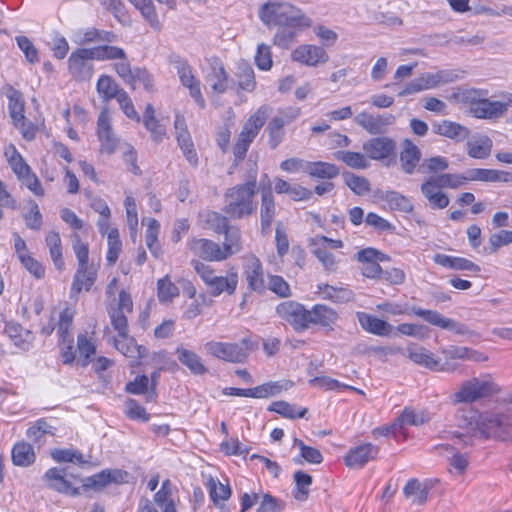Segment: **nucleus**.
Wrapping results in <instances>:
<instances>
[{"label": "nucleus", "instance_id": "nucleus-51", "mask_svg": "<svg viewBox=\"0 0 512 512\" xmlns=\"http://www.w3.org/2000/svg\"><path fill=\"white\" fill-rule=\"evenodd\" d=\"M118 84L111 76L102 75L97 82V92L102 97L104 102H108L113 98H117L120 92Z\"/></svg>", "mask_w": 512, "mask_h": 512}, {"label": "nucleus", "instance_id": "nucleus-7", "mask_svg": "<svg viewBox=\"0 0 512 512\" xmlns=\"http://www.w3.org/2000/svg\"><path fill=\"white\" fill-rule=\"evenodd\" d=\"M92 60H95L90 48H77L68 58V70L77 81L89 80L94 71Z\"/></svg>", "mask_w": 512, "mask_h": 512}, {"label": "nucleus", "instance_id": "nucleus-6", "mask_svg": "<svg viewBox=\"0 0 512 512\" xmlns=\"http://www.w3.org/2000/svg\"><path fill=\"white\" fill-rule=\"evenodd\" d=\"M481 92L475 89L463 93L462 99L471 103L470 112L480 119H495L506 113L504 104L500 101L479 99Z\"/></svg>", "mask_w": 512, "mask_h": 512}, {"label": "nucleus", "instance_id": "nucleus-23", "mask_svg": "<svg viewBox=\"0 0 512 512\" xmlns=\"http://www.w3.org/2000/svg\"><path fill=\"white\" fill-rule=\"evenodd\" d=\"M238 284V274L231 271L227 276H215L208 284V292L210 295L217 297L222 293L233 295L236 291Z\"/></svg>", "mask_w": 512, "mask_h": 512}, {"label": "nucleus", "instance_id": "nucleus-20", "mask_svg": "<svg viewBox=\"0 0 512 512\" xmlns=\"http://www.w3.org/2000/svg\"><path fill=\"white\" fill-rule=\"evenodd\" d=\"M97 278L96 268L91 266L78 267L70 290V298L77 300L83 291H89Z\"/></svg>", "mask_w": 512, "mask_h": 512}, {"label": "nucleus", "instance_id": "nucleus-49", "mask_svg": "<svg viewBox=\"0 0 512 512\" xmlns=\"http://www.w3.org/2000/svg\"><path fill=\"white\" fill-rule=\"evenodd\" d=\"M111 43H102L96 47L90 48L97 61H116L125 58V50Z\"/></svg>", "mask_w": 512, "mask_h": 512}, {"label": "nucleus", "instance_id": "nucleus-59", "mask_svg": "<svg viewBox=\"0 0 512 512\" xmlns=\"http://www.w3.org/2000/svg\"><path fill=\"white\" fill-rule=\"evenodd\" d=\"M268 409L269 411L276 412L289 419L303 418L307 413L306 408H302L298 413H296L295 406L286 401H275Z\"/></svg>", "mask_w": 512, "mask_h": 512}, {"label": "nucleus", "instance_id": "nucleus-13", "mask_svg": "<svg viewBox=\"0 0 512 512\" xmlns=\"http://www.w3.org/2000/svg\"><path fill=\"white\" fill-rule=\"evenodd\" d=\"M189 250L206 261L220 262L226 260L223 248L216 242L204 238H192L188 242Z\"/></svg>", "mask_w": 512, "mask_h": 512}, {"label": "nucleus", "instance_id": "nucleus-60", "mask_svg": "<svg viewBox=\"0 0 512 512\" xmlns=\"http://www.w3.org/2000/svg\"><path fill=\"white\" fill-rule=\"evenodd\" d=\"M6 156L8 157V163L11 169L18 179L24 176L31 169L14 146L11 147V154L7 151Z\"/></svg>", "mask_w": 512, "mask_h": 512}, {"label": "nucleus", "instance_id": "nucleus-38", "mask_svg": "<svg viewBox=\"0 0 512 512\" xmlns=\"http://www.w3.org/2000/svg\"><path fill=\"white\" fill-rule=\"evenodd\" d=\"M433 260L438 265L454 270H467L472 272L480 271V267L478 265L468 259L461 257H452L445 254H435Z\"/></svg>", "mask_w": 512, "mask_h": 512}, {"label": "nucleus", "instance_id": "nucleus-46", "mask_svg": "<svg viewBox=\"0 0 512 512\" xmlns=\"http://www.w3.org/2000/svg\"><path fill=\"white\" fill-rule=\"evenodd\" d=\"M422 91L433 89L441 84H446L454 80L451 72L440 70L436 73H423L418 78Z\"/></svg>", "mask_w": 512, "mask_h": 512}, {"label": "nucleus", "instance_id": "nucleus-44", "mask_svg": "<svg viewBox=\"0 0 512 512\" xmlns=\"http://www.w3.org/2000/svg\"><path fill=\"white\" fill-rule=\"evenodd\" d=\"M334 156L338 161H342L353 169H367L370 166V161L367 159L365 152L341 150L335 152Z\"/></svg>", "mask_w": 512, "mask_h": 512}, {"label": "nucleus", "instance_id": "nucleus-57", "mask_svg": "<svg viewBox=\"0 0 512 512\" xmlns=\"http://www.w3.org/2000/svg\"><path fill=\"white\" fill-rule=\"evenodd\" d=\"M266 131L268 133V145L271 149H276L285 138L284 126L277 120L272 118L267 125Z\"/></svg>", "mask_w": 512, "mask_h": 512}, {"label": "nucleus", "instance_id": "nucleus-26", "mask_svg": "<svg viewBox=\"0 0 512 512\" xmlns=\"http://www.w3.org/2000/svg\"><path fill=\"white\" fill-rule=\"evenodd\" d=\"M468 181L512 182V173L497 169L472 168L467 170Z\"/></svg>", "mask_w": 512, "mask_h": 512}, {"label": "nucleus", "instance_id": "nucleus-55", "mask_svg": "<svg viewBox=\"0 0 512 512\" xmlns=\"http://www.w3.org/2000/svg\"><path fill=\"white\" fill-rule=\"evenodd\" d=\"M176 137H177L178 144H179L181 150L183 151L187 161L191 165L197 166L198 165V157H197V153L194 149V144L192 142L190 133L188 131L178 132V134H176Z\"/></svg>", "mask_w": 512, "mask_h": 512}, {"label": "nucleus", "instance_id": "nucleus-10", "mask_svg": "<svg viewBox=\"0 0 512 512\" xmlns=\"http://www.w3.org/2000/svg\"><path fill=\"white\" fill-rule=\"evenodd\" d=\"M355 123L362 127L370 135H384L392 126L396 117L391 113L372 114L360 112L355 116Z\"/></svg>", "mask_w": 512, "mask_h": 512}, {"label": "nucleus", "instance_id": "nucleus-32", "mask_svg": "<svg viewBox=\"0 0 512 512\" xmlns=\"http://www.w3.org/2000/svg\"><path fill=\"white\" fill-rule=\"evenodd\" d=\"M5 95L8 99V110L12 121H20L25 115V101L22 93L12 85L7 84Z\"/></svg>", "mask_w": 512, "mask_h": 512}, {"label": "nucleus", "instance_id": "nucleus-48", "mask_svg": "<svg viewBox=\"0 0 512 512\" xmlns=\"http://www.w3.org/2000/svg\"><path fill=\"white\" fill-rule=\"evenodd\" d=\"M275 216V203L270 190L262 192L260 219L262 230H268Z\"/></svg>", "mask_w": 512, "mask_h": 512}, {"label": "nucleus", "instance_id": "nucleus-12", "mask_svg": "<svg viewBox=\"0 0 512 512\" xmlns=\"http://www.w3.org/2000/svg\"><path fill=\"white\" fill-rule=\"evenodd\" d=\"M411 312L416 316L421 317L431 325L454 331L458 335H466L470 333L468 327L465 324L457 322L451 318H446L438 311L425 310L414 306L411 308Z\"/></svg>", "mask_w": 512, "mask_h": 512}, {"label": "nucleus", "instance_id": "nucleus-17", "mask_svg": "<svg viewBox=\"0 0 512 512\" xmlns=\"http://www.w3.org/2000/svg\"><path fill=\"white\" fill-rule=\"evenodd\" d=\"M422 153L420 148L409 138L402 141V150L399 154L400 168L406 175H412L419 168Z\"/></svg>", "mask_w": 512, "mask_h": 512}, {"label": "nucleus", "instance_id": "nucleus-41", "mask_svg": "<svg viewBox=\"0 0 512 512\" xmlns=\"http://www.w3.org/2000/svg\"><path fill=\"white\" fill-rule=\"evenodd\" d=\"M467 154L474 159H486L492 150V140L486 136H480L477 139L469 140L466 144Z\"/></svg>", "mask_w": 512, "mask_h": 512}, {"label": "nucleus", "instance_id": "nucleus-4", "mask_svg": "<svg viewBox=\"0 0 512 512\" xmlns=\"http://www.w3.org/2000/svg\"><path fill=\"white\" fill-rule=\"evenodd\" d=\"M258 16L268 28L274 26L309 28L312 25L310 17L288 2L268 1L260 6Z\"/></svg>", "mask_w": 512, "mask_h": 512}, {"label": "nucleus", "instance_id": "nucleus-39", "mask_svg": "<svg viewBox=\"0 0 512 512\" xmlns=\"http://www.w3.org/2000/svg\"><path fill=\"white\" fill-rule=\"evenodd\" d=\"M318 290L324 299L331 300L335 303H348L355 298L354 292L344 287H333L328 284H322L318 286Z\"/></svg>", "mask_w": 512, "mask_h": 512}, {"label": "nucleus", "instance_id": "nucleus-33", "mask_svg": "<svg viewBox=\"0 0 512 512\" xmlns=\"http://www.w3.org/2000/svg\"><path fill=\"white\" fill-rule=\"evenodd\" d=\"M175 353L179 362L187 367L192 374L203 375L207 372V368L203 364L202 359L194 351L180 346L176 348Z\"/></svg>", "mask_w": 512, "mask_h": 512}, {"label": "nucleus", "instance_id": "nucleus-29", "mask_svg": "<svg viewBox=\"0 0 512 512\" xmlns=\"http://www.w3.org/2000/svg\"><path fill=\"white\" fill-rule=\"evenodd\" d=\"M115 348L124 356L138 361L147 356L148 350L145 346L137 345L133 338L127 336H118L114 339Z\"/></svg>", "mask_w": 512, "mask_h": 512}, {"label": "nucleus", "instance_id": "nucleus-30", "mask_svg": "<svg viewBox=\"0 0 512 512\" xmlns=\"http://www.w3.org/2000/svg\"><path fill=\"white\" fill-rule=\"evenodd\" d=\"M121 470H103L83 480V487L86 489L101 490L112 482L122 479Z\"/></svg>", "mask_w": 512, "mask_h": 512}, {"label": "nucleus", "instance_id": "nucleus-64", "mask_svg": "<svg viewBox=\"0 0 512 512\" xmlns=\"http://www.w3.org/2000/svg\"><path fill=\"white\" fill-rule=\"evenodd\" d=\"M311 246L313 247L312 253L321 262L323 267L329 272L336 271L337 261L335 260L334 255L328 251L327 247H323L321 245H311Z\"/></svg>", "mask_w": 512, "mask_h": 512}, {"label": "nucleus", "instance_id": "nucleus-25", "mask_svg": "<svg viewBox=\"0 0 512 512\" xmlns=\"http://www.w3.org/2000/svg\"><path fill=\"white\" fill-rule=\"evenodd\" d=\"M441 187L435 182L434 178L426 180L421 185V193L428 200L433 209H444L449 205V197L441 192Z\"/></svg>", "mask_w": 512, "mask_h": 512}, {"label": "nucleus", "instance_id": "nucleus-43", "mask_svg": "<svg viewBox=\"0 0 512 512\" xmlns=\"http://www.w3.org/2000/svg\"><path fill=\"white\" fill-rule=\"evenodd\" d=\"M12 461L16 466L26 467L35 461V452L27 442L20 441L12 448Z\"/></svg>", "mask_w": 512, "mask_h": 512}, {"label": "nucleus", "instance_id": "nucleus-58", "mask_svg": "<svg viewBox=\"0 0 512 512\" xmlns=\"http://www.w3.org/2000/svg\"><path fill=\"white\" fill-rule=\"evenodd\" d=\"M345 184L357 195H365L371 190L370 182L363 176L353 173L344 175Z\"/></svg>", "mask_w": 512, "mask_h": 512}, {"label": "nucleus", "instance_id": "nucleus-21", "mask_svg": "<svg viewBox=\"0 0 512 512\" xmlns=\"http://www.w3.org/2000/svg\"><path fill=\"white\" fill-rule=\"evenodd\" d=\"M244 277L251 290L258 293L265 292L266 286L264 282L263 266L257 257L251 256L247 259Z\"/></svg>", "mask_w": 512, "mask_h": 512}, {"label": "nucleus", "instance_id": "nucleus-42", "mask_svg": "<svg viewBox=\"0 0 512 512\" xmlns=\"http://www.w3.org/2000/svg\"><path fill=\"white\" fill-rule=\"evenodd\" d=\"M45 242L49 248L50 257L57 270L62 271L64 269V260L62 257V242L58 232L50 231L46 235Z\"/></svg>", "mask_w": 512, "mask_h": 512}, {"label": "nucleus", "instance_id": "nucleus-52", "mask_svg": "<svg viewBox=\"0 0 512 512\" xmlns=\"http://www.w3.org/2000/svg\"><path fill=\"white\" fill-rule=\"evenodd\" d=\"M293 479L295 489L293 491L294 498L298 501H305L309 496V486L312 484V476L302 470H297Z\"/></svg>", "mask_w": 512, "mask_h": 512}, {"label": "nucleus", "instance_id": "nucleus-36", "mask_svg": "<svg viewBox=\"0 0 512 512\" xmlns=\"http://www.w3.org/2000/svg\"><path fill=\"white\" fill-rule=\"evenodd\" d=\"M5 333L14 341L17 347L23 350H28L34 339L33 333L30 330L24 329L16 322H7Z\"/></svg>", "mask_w": 512, "mask_h": 512}, {"label": "nucleus", "instance_id": "nucleus-53", "mask_svg": "<svg viewBox=\"0 0 512 512\" xmlns=\"http://www.w3.org/2000/svg\"><path fill=\"white\" fill-rule=\"evenodd\" d=\"M278 30L276 31L273 37V44L283 48L288 49L290 45L294 42L297 30L301 29L300 26H277Z\"/></svg>", "mask_w": 512, "mask_h": 512}, {"label": "nucleus", "instance_id": "nucleus-8", "mask_svg": "<svg viewBox=\"0 0 512 512\" xmlns=\"http://www.w3.org/2000/svg\"><path fill=\"white\" fill-rule=\"evenodd\" d=\"M206 353L214 358L231 363H244L248 354L238 343L208 341L204 344Z\"/></svg>", "mask_w": 512, "mask_h": 512}, {"label": "nucleus", "instance_id": "nucleus-54", "mask_svg": "<svg viewBox=\"0 0 512 512\" xmlns=\"http://www.w3.org/2000/svg\"><path fill=\"white\" fill-rule=\"evenodd\" d=\"M293 383L288 380L268 382L255 387L257 398H267L279 394L283 390H288Z\"/></svg>", "mask_w": 512, "mask_h": 512}, {"label": "nucleus", "instance_id": "nucleus-1", "mask_svg": "<svg viewBox=\"0 0 512 512\" xmlns=\"http://www.w3.org/2000/svg\"><path fill=\"white\" fill-rule=\"evenodd\" d=\"M455 419L458 431H443L442 439H456L463 446L473 445L474 439L512 441V407L496 403L492 407L480 410L475 406H464L456 410Z\"/></svg>", "mask_w": 512, "mask_h": 512}, {"label": "nucleus", "instance_id": "nucleus-2", "mask_svg": "<svg viewBox=\"0 0 512 512\" xmlns=\"http://www.w3.org/2000/svg\"><path fill=\"white\" fill-rule=\"evenodd\" d=\"M245 182L237 184L224 193L225 205L222 211L231 219H243L255 212L254 196L257 192L258 167L255 161L248 160Z\"/></svg>", "mask_w": 512, "mask_h": 512}, {"label": "nucleus", "instance_id": "nucleus-28", "mask_svg": "<svg viewBox=\"0 0 512 512\" xmlns=\"http://www.w3.org/2000/svg\"><path fill=\"white\" fill-rule=\"evenodd\" d=\"M433 132L456 141L464 140L470 134V130L467 127L449 120L434 123Z\"/></svg>", "mask_w": 512, "mask_h": 512}, {"label": "nucleus", "instance_id": "nucleus-24", "mask_svg": "<svg viewBox=\"0 0 512 512\" xmlns=\"http://www.w3.org/2000/svg\"><path fill=\"white\" fill-rule=\"evenodd\" d=\"M306 318V328L310 324L327 327L337 321L338 314L326 305L317 304L311 310H306Z\"/></svg>", "mask_w": 512, "mask_h": 512}, {"label": "nucleus", "instance_id": "nucleus-15", "mask_svg": "<svg viewBox=\"0 0 512 512\" xmlns=\"http://www.w3.org/2000/svg\"><path fill=\"white\" fill-rule=\"evenodd\" d=\"M175 68L182 85L189 89L190 96L195 100L199 107L204 108L205 100L201 93L200 82L193 75L191 67L185 60L178 59L175 61Z\"/></svg>", "mask_w": 512, "mask_h": 512}, {"label": "nucleus", "instance_id": "nucleus-11", "mask_svg": "<svg viewBox=\"0 0 512 512\" xmlns=\"http://www.w3.org/2000/svg\"><path fill=\"white\" fill-rule=\"evenodd\" d=\"M355 258L363 265L362 275L371 279H378L381 277L383 269L379 265V262L389 260V256L371 247L358 251Z\"/></svg>", "mask_w": 512, "mask_h": 512}, {"label": "nucleus", "instance_id": "nucleus-40", "mask_svg": "<svg viewBox=\"0 0 512 512\" xmlns=\"http://www.w3.org/2000/svg\"><path fill=\"white\" fill-rule=\"evenodd\" d=\"M223 250L226 258L242 250V234L237 225H231L224 233Z\"/></svg>", "mask_w": 512, "mask_h": 512}, {"label": "nucleus", "instance_id": "nucleus-16", "mask_svg": "<svg viewBox=\"0 0 512 512\" xmlns=\"http://www.w3.org/2000/svg\"><path fill=\"white\" fill-rule=\"evenodd\" d=\"M291 59L306 66H317L326 63L329 56L320 46L303 44L292 51Z\"/></svg>", "mask_w": 512, "mask_h": 512}, {"label": "nucleus", "instance_id": "nucleus-63", "mask_svg": "<svg viewBox=\"0 0 512 512\" xmlns=\"http://www.w3.org/2000/svg\"><path fill=\"white\" fill-rule=\"evenodd\" d=\"M74 310L71 308H65L59 317L58 322V333L60 335L61 340L65 343L68 339H70V331L73 324L74 318Z\"/></svg>", "mask_w": 512, "mask_h": 512}, {"label": "nucleus", "instance_id": "nucleus-31", "mask_svg": "<svg viewBox=\"0 0 512 512\" xmlns=\"http://www.w3.org/2000/svg\"><path fill=\"white\" fill-rule=\"evenodd\" d=\"M406 356L415 364L423 366L424 368L434 370L439 365V360L435 359L434 354L428 349L418 346L410 345L406 349Z\"/></svg>", "mask_w": 512, "mask_h": 512}, {"label": "nucleus", "instance_id": "nucleus-34", "mask_svg": "<svg viewBox=\"0 0 512 512\" xmlns=\"http://www.w3.org/2000/svg\"><path fill=\"white\" fill-rule=\"evenodd\" d=\"M206 81L210 84L215 93L222 94L228 89L229 75L224 66L218 61H215L211 65V71L206 76Z\"/></svg>", "mask_w": 512, "mask_h": 512}, {"label": "nucleus", "instance_id": "nucleus-50", "mask_svg": "<svg viewBox=\"0 0 512 512\" xmlns=\"http://www.w3.org/2000/svg\"><path fill=\"white\" fill-rule=\"evenodd\" d=\"M435 450L446 451L452 456L449 458V465L455 470L456 475H462L468 467V459L465 454L459 453L456 449L449 444H440L434 447Z\"/></svg>", "mask_w": 512, "mask_h": 512}, {"label": "nucleus", "instance_id": "nucleus-47", "mask_svg": "<svg viewBox=\"0 0 512 512\" xmlns=\"http://www.w3.org/2000/svg\"><path fill=\"white\" fill-rule=\"evenodd\" d=\"M236 77L240 89L252 92L256 87L255 75L252 66L246 61L237 63Z\"/></svg>", "mask_w": 512, "mask_h": 512}, {"label": "nucleus", "instance_id": "nucleus-62", "mask_svg": "<svg viewBox=\"0 0 512 512\" xmlns=\"http://www.w3.org/2000/svg\"><path fill=\"white\" fill-rule=\"evenodd\" d=\"M160 224L156 219H148L147 229L145 234V242L151 253L155 256L158 255L159 246H158V234H159Z\"/></svg>", "mask_w": 512, "mask_h": 512}, {"label": "nucleus", "instance_id": "nucleus-9", "mask_svg": "<svg viewBox=\"0 0 512 512\" xmlns=\"http://www.w3.org/2000/svg\"><path fill=\"white\" fill-rule=\"evenodd\" d=\"M367 159L385 161L394 159L396 156L397 144L393 138L378 136L366 140L362 145Z\"/></svg>", "mask_w": 512, "mask_h": 512}, {"label": "nucleus", "instance_id": "nucleus-45", "mask_svg": "<svg viewBox=\"0 0 512 512\" xmlns=\"http://www.w3.org/2000/svg\"><path fill=\"white\" fill-rule=\"evenodd\" d=\"M306 174L318 179H333L339 175V169L336 165L327 162H309Z\"/></svg>", "mask_w": 512, "mask_h": 512}, {"label": "nucleus", "instance_id": "nucleus-19", "mask_svg": "<svg viewBox=\"0 0 512 512\" xmlns=\"http://www.w3.org/2000/svg\"><path fill=\"white\" fill-rule=\"evenodd\" d=\"M97 134L101 142L102 151L108 154L114 153L118 145V139L113 133L109 114L105 110L99 114Z\"/></svg>", "mask_w": 512, "mask_h": 512}, {"label": "nucleus", "instance_id": "nucleus-35", "mask_svg": "<svg viewBox=\"0 0 512 512\" xmlns=\"http://www.w3.org/2000/svg\"><path fill=\"white\" fill-rule=\"evenodd\" d=\"M357 318L359 324L364 330L375 335L386 336L392 330V325H390L388 322L365 312H358Z\"/></svg>", "mask_w": 512, "mask_h": 512}, {"label": "nucleus", "instance_id": "nucleus-37", "mask_svg": "<svg viewBox=\"0 0 512 512\" xmlns=\"http://www.w3.org/2000/svg\"><path fill=\"white\" fill-rule=\"evenodd\" d=\"M380 199L388 204L391 210H396L403 213H411L414 209L412 201L405 195L388 190L380 195Z\"/></svg>", "mask_w": 512, "mask_h": 512}, {"label": "nucleus", "instance_id": "nucleus-18", "mask_svg": "<svg viewBox=\"0 0 512 512\" xmlns=\"http://www.w3.org/2000/svg\"><path fill=\"white\" fill-rule=\"evenodd\" d=\"M379 453V448L371 443H365L351 449L345 456V465L351 469H360L369 461L374 460Z\"/></svg>", "mask_w": 512, "mask_h": 512}, {"label": "nucleus", "instance_id": "nucleus-27", "mask_svg": "<svg viewBox=\"0 0 512 512\" xmlns=\"http://www.w3.org/2000/svg\"><path fill=\"white\" fill-rule=\"evenodd\" d=\"M430 485L427 482H420L418 479H410L403 488L405 497L413 504L421 506L426 503Z\"/></svg>", "mask_w": 512, "mask_h": 512}, {"label": "nucleus", "instance_id": "nucleus-22", "mask_svg": "<svg viewBox=\"0 0 512 512\" xmlns=\"http://www.w3.org/2000/svg\"><path fill=\"white\" fill-rule=\"evenodd\" d=\"M76 43L79 45H87L90 43H113L117 41L118 36L113 31L101 30L95 27H88L79 30L76 34Z\"/></svg>", "mask_w": 512, "mask_h": 512}, {"label": "nucleus", "instance_id": "nucleus-61", "mask_svg": "<svg viewBox=\"0 0 512 512\" xmlns=\"http://www.w3.org/2000/svg\"><path fill=\"white\" fill-rule=\"evenodd\" d=\"M293 446L299 448L300 456L306 462L311 464L322 463L323 456L318 449L305 445V443L298 438L294 439Z\"/></svg>", "mask_w": 512, "mask_h": 512}, {"label": "nucleus", "instance_id": "nucleus-5", "mask_svg": "<svg viewBox=\"0 0 512 512\" xmlns=\"http://www.w3.org/2000/svg\"><path fill=\"white\" fill-rule=\"evenodd\" d=\"M271 112L268 105L260 106L247 120L233 147L235 165H238L246 156L248 148L264 126Z\"/></svg>", "mask_w": 512, "mask_h": 512}, {"label": "nucleus", "instance_id": "nucleus-3", "mask_svg": "<svg viewBox=\"0 0 512 512\" xmlns=\"http://www.w3.org/2000/svg\"><path fill=\"white\" fill-rule=\"evenodd\" d=\"M500 392L501 387L493 375L485 373L462 381L450 394L449 400L453 405L473 406L472 404L491 398Z\"/></svg>", "mask_w": 512, "mask_h": 512}, {"label": "nucleus", "instance_id": "nucleus-56", "mask_svg": "<svg viewBox=\"0 0 512 512\" xmlns=\"http://www.w3.org/2000/svg\"><path fill=\"white\" fill-rule=\"evenodd\" d=\"M229 219L231 218L228 215L210 211L206 214L205 222L207 227L216 234H223L231 226Z\"/></svg>", "mask_w": 512, "mask_h": 512}, {"label": "nucleus", "instance_id": "nucleus-14", "mask_svg": "<svg viewBox=\"0 0 512 512\" xmlns=\"http://www.w3.org/2000/svg\"><path fill=\"white\" fill-rule=\"evenodd\" d=\"M277 315L297 331L306 329V309L296 301H285L276 306Z\"/></svg>", "mask_w": 512, "mask_h": 512}]
</instances>
